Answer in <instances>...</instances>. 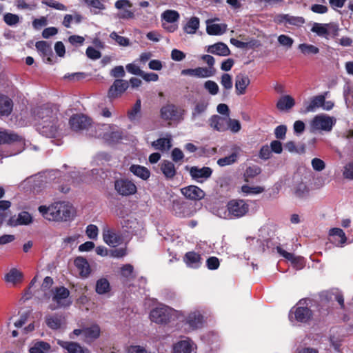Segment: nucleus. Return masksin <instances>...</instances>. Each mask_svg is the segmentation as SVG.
<instances>
[{"label":"nucleus","mask_w":353,"mask_h":353,"mask_svg":"<svg viewBox=\"0 0 353 353\" xmlns=\"http://www.w3.org/2000/svg\"><path fill=\"white\" fill-rule=\"evenodd\" d=\"M206 265L209 270H216L218 269L220 265L219 260L216 256H210L207 259Z\"/></svg>","instance_id":"nucleus-62"},{"label":"nucleus","mask_w":353,"mask_h":353,"mask_svg":"<svg viewBox=\"0 0 353 353\" xmlns=\"http://www.w3.org/2000/svg\"><path fill=\"white\" fill-rule=\"evenodd\" d=\"M74 265L79 272L81 277H88L90 272L91 269L90 264L87 259L83 256H78L74 261Z\"/></svg>","instance_id":"nucleus-20"},{"label":"nucleus","mask_w":353,"mask_h":353,"mask_svg":"<svg viewBox=\"0 0 353 353\" xmlns=\"http://www.w3.org/2000/svg\"><path fill=\"white\" fill-rule=\"evenodd\" d=\"M57 344L65 350L66 353H90L88 348L82 347L77 342L58 340Z\"/></svg>","instance_id":"nucleus-15"},{"label":"nucleus","mask_w":353,"mask_h":353,"mask_svg":"<svg viewBox=\"0 0 353 353\" xmlns=\"http://www.w3.org/2000/svg\"><path fill=\"white\" fill-rule=\"evenodd\" d=\"M141 101L140 99H138L134 105L132 106V109L128 111V117L130 119V121H134L138 114L141 113Z\"/></svg>","instance_id":"nucleus-46"},{"label":"nucleus","mask_w":353,"mask_h":353,"mask_svg":"<svg viewBox=\"0 0 353 353\" xmlns=\"http://www.w3.org/2000/svg\"><path fill=\"white\" fill-rule=\"evenodd\" d=\"M203 319L202 314L199 312L195 311L188 314L185 319V323L191 330H196L202 326Z\"/></svg>","instance_id":"nucleus-21"},{"label":"nucleus","mask_w":353,"mask_h":353,"mask_svg":"<svg viewBox=\"0 0 353 353\" xmlns=\"http://www.w3.org/2000/svg\"><path fill=\"white\" fill-rule=\"evenodd\" d=\"M91 121L88 117L83 114H77L70 118L69 124L72 130L79 131L87 129L91 125Z\"/></svg>","instance_id":"nucleus-10"},{"label":"nucleus","mask_w":353,"mask_h":353,"mask_svg":"<svg viewBox=\"0 0 353 353\" xmlns=\"http://www.w3.org/2000/svg\"><path fill=\"white\" fill-rule=\"evenodd\" d=\"M103 238L105 243L112 247H116L123 242L121 235L110 229L103 230Z\"/></svg>","instance_id":"nucleus-16"},{"label":"nucleus","mask_w":353,"mask_h":353,"mask_svg":"<svg viewBox=\"0 0 353 353\" xmlns=\"http://www.w3.org/2000/svg\"><path fill=\"white\" fill-rule=\"evenodd\" d=\"M221 84L226 90H230L232 88V80L230 74L224 73L221 78Z\"/></svg>","instance_id":"nucleus-57"},{"label":"nucleus","mask_w":353,"mask_h":353,"mask_svg":"<svg viewBox=\"0 0 353 353\" xmlns=\"http://www.w3.org/2000/svg\"><path fill=\"white\" fill-rule=\"evenodd\" d=\"M160 169L166 179H173L176 174L174 164L168 160H163L161 162Z\"/></svg>","instance_id":"nucleus-24"},{"label":"nucleus","mask_w":353,"mask_h":353,"mask_svg":"<svg viewBox=\"0 0 353 353\" xmlns=\"http://www.w3.org/2000/svg\"><path fill=\"white\" fill-rule=\"evenodd\" d=\"M250 80L245 74L239 73L235 77V89L237 95H243L245 93Z\"/></svg>","instance_id":"nucleus-17"},{"label":"nucleus","mask_w":353,"mask_h":353,"mask_svg":"<svg viewBox=\"0 0 353 353\" xmlns=\"http://www.w3.org/2000/svg\"><path fill=\"white\" fill-rule=\"evenodd\" d=\"M13 101L7 95L0 94V117H8L12 112Z\"/></svg>","instance_id":"nucleus-18"},{"label":"nucleus","mask_w":353,"mask_h":353,"mask_svg":"<svg viewBox=\"0 0 353 353\" xmlns=\"http://www.w3.org/2000/svg\"><path fill=\"white\" fill-rule=\"evenodd\" d=\"M227 119L219 115H212L209 119L210 126L218 132H225L228 130Z\"/></svg>","instance_id":"nucleus-22"},{"label":"nucleus","mask_w":353,"mask_h":353,"mask_svg":"<svg viewBox=\"0 0 353 353\" xmlns=\"http://www.w3.org/2000/svg\"><path fill=\"white\" fill-rule=\"evenodd\" d=\"M110 37L114 40L119 46H128L130 44V40L128 38L120 36L116 32H111Z\"/></svg>","instance_id":"nucleus-53"},{"label":"nucleus","mask_w":353,"mask_h":353,"mask_svg":"<svg viewBox=\"0 0 353 353\" xmlns=\"http://www.w3.org/2000/svg\"><path fill=\"white\" fill-rule=\"evenodd\" d=\"M23 279V273L17 268H12L4 276L6 282L12 283L13 285L22 282Z\"/></svg>","instance_id":"nucleus-32"},{"label":"nucleus","mask_w":353,"mask_h":353,"mask_svg":"<svg viewBox=\"0 0 353 353\" xmlns=\"http://www.w3.org/2000/svg\"><path fill=\"white\" fill-rule=\"evenodd\" d=\"M45 322L49 328L53 330H57L62 326L63 317L58 314H47L45 316Z\"/></svg>","instance_id":"nucleus-28"},{"label":"nucleus","mask_w":353,"mask_h":353,"mask_svg":"<svg viewBox=\"0 0 353 353\" xmlns=\"http://www.w3.org/2000/svg\"><path fill=\"white\" fill-rule=\"evenodd\" d=\"M172 316V310L168 306L154 308L150 313V320L158 324H166L169 323Z\"/></svg>","instance_id":"nucleus-6"},{"label":"nucleus","mask_w":353,"mask_h":353,"mask_svg":"<svg viewBox=\"0 0 353 353\" xmlns=\"http://www.w3.org/2000/svg\"><path fill=\"white\" fill-rule=\"evenodd\" d=\"M308 299H300L296 305L292 307L288 314V319L292 323H308L313 319V312L307 307Z\"/></svg>","instance_id":"nucleus-3"},{"label":"nucleus","mask_w":353,"mask_h":353,"mask_svg":"<svg viewBox=\"0 0 353 353\" xmlns=\"http://www.w3.org/2000/svg\"><path fill=\"white\" fill-rule=\"evenodd\" d=\"M152 145L156 150L164 151L172 147L171 140L168 138H159L153 141Z\"/></svg>","instance_id":"nucleus-41"},{"label":"nucleus","mask_w":353,"mask_h":353,"mask_svg":"<svg viewBox=\"0 0 353 353\" xmlns=\"http://www.w3.org/2000/svg\"><path fill=\"white\" fill-rule=\"evenodd\" d=\"M130 171L137 177L146 181L150 176V171L145 167L133 164L130 167Z\"/></svg>","instance_id":"nucleus-33"},{"label":"nucleus","mask_w":353,"mask_h":353,"mask_svg":"<svg viewBox=\"0 0 353 353\" xmlns=\"http://www.w3.org/2000/svg\"><path fill=\"white\" fill-rule=\"evenodd\" d=\"M180 15L179 12L173 10H165L162 14V18L168 23H174L179 19Z\"/></svg>","instance_id":"nucleus-47"},{"label":"nucleus","mask_w":353,"mask_h":353,"mask_svg":"<svg viewBox=\"0 0 353 353\" xmlns=\"http://www.w3.org/2000/svg\"><path fill=\"white\" fill-rule=\"evenodd\" d=\"M310 190L305 183L301 182L294 188V194L299 199L308 196Z\"/></svg>","instance_id":"nucleus-44"},{"label":"nucleus","mask_w":353,"mask_h":353,"mask_svg":"<svg viewBox=\"0 0 353 353\" xmlns=\"http://www.w3.org/2000/svg\"><path fill=\"white\" fill-rule=\"evenodd\" d=\"M305 20L302 17H294L288 14V18L287 19V23L290 25L295 26H301L304 24Z\"/></svg>","instance_id":"nucleus-61"},{"label":"nucleus","mask_w":353,"mask_h":353,"mask_svg":"<svg viewBox=\"0 0 353 353\" xmlns=\"http://www.w3.org/2000/svg\"><path fill=\"white\" fill-rule=\"evenodd\" d=\"M39 211L42 216L49 220L55 221H68L75 216V210L68 202L59 201L47 207L41 205Z\"/></svg>","instance_id":"nucleus-1"},{"label":"nucleus","mask_w":353,"mask_h":353,"mask_svg":"<svg viewBox=\"0 0 353 353\" xmlns=\"http://www.w3.org/2000/svg\"><path fill=\"white\" fill-rule=\"evenodd\" d=\"M85 54L87 57L92 60H97L101 58V53L99 50L95 49L92 46H89L86 49Z\"/></svg>","instance_id":"nucleus-58"},{"label":"nucleus","mask_w":353,"mask_h":353,"mask_svg":"<svg viewBox=\"0 0 353 353\" xmlns=\"http://www.w3.org/2000/svg\"><path fill=\"white\" fill-rule=\"evenodd\" d=\"M237 159L238 154L236 152H233L228 157L218 159L217 164L221 167L232 165L237 161Z\"/></svg>","instance_id":"nucleus-48"},{"label":"nucleus","mask_w":353,"mask_h":353,"mask_svg":"<svg viewBox=\"0 0 353 353\" xmlns=\"http://www.w3.org/2000/svg\"><path fill=\"white\" fill-rule=\"evenodd\" d=\"M101 330L98 325L94 324L90 327H84V341L90 344L100 336Z\"/></svg>","instance_id":"nucleus-19"},{"label":"nucleus","mask_w":353,"mask_h":353,"mask_svg":"<svg viewBox=\"0 0 353 353\" xmlns=\"http://www.w3.org/2000/svg\"><path fill=\"white\" fill-rule=\"evenodd\" d=\"M216 69H208L205 67H197L196 68L183 69L181 70L182 75L195 77L197 78H208L216 73Z\"/></svg>","instance_id":"nucleus-12"},{"label":"nucleus","mask_w":353,"mask_h":353,"mask_svg":"<svg viewBox=\"0 0 353 353\" xmlns=\"http://www.w3.org/2000/svg\"><path fill=\"white\" fill-rule=\"evenodd\" d=\"M209 105V103L205 100H201L196 103L192 111V119H194L205 112Z\"/></svg>","instance_id":"nucleus-38"},{"label":"nucleus","mask_w":353,"mask_h":353,"mask_svg":"<svg viewBox=\"0 0 353 353\" xmlns=\"http://www.w3.org/2000/svg\"><path fill=\"white\" fill-rule=\"evenodd\" d=\"M207 52L219 56H228L230 50L228 46L222 42H218L213 45L209 46Z\"/></svg>","instance_id":"nucleus-27"},{"label":"nucleus","mask_w":353,"mask_h":353,"mask_svg":"<svg viewBox=\"0 0 353 353\" xmlns=\"http://www.w3.org/2000/svg\"><path fill=\"white\" fill-rule=\"evenodd\" d=\"M37 115L41 119L40 133L47 137H56L59 128L57 112L50 108L41 107L37 110Z\"/></svg>","instance_id":"nucleus-2"},{"label":"nucleus","mask_w":353,"mask_h":353,"mask_svg":"<svg viewBox=\"0 0 353 353\" xmlns=\"http://www.w3.org/2000/svg\"><path fill=\"white\" fill-rule=\"evenodd\" d=\"M189 173L193 180L202 183L212 176V170L210 167L204 166L199 168L197 166H192L190 168Z\"/></svg>","instance_id":"nucleus-13"},{"label":"nucleus","mask_w":353,"mask_h":353,"mask_svg":"<svg viewBox=\"0 0 353 353\" xmlns=\"http://www.w3.org/2000/svg\"><path fill=\"white\" fill-rule=\"evenodd\" d=\"M129 83L123 79H115L108 92V97L112 100L120 97L128 88Z\"/></svg>","instance_id":"nucleus-9"},{"label":"nucleus","mask_w":353,"mask_h":353,"mask_svg":"<svg viewBox=\"0 0 353 353\" xmlns=\"http://www.w3.org/2000/svg\"><path fill=\"white\" fill-rule=\"evenodd\" d=\"M204 88L212 95H215L219 92V86L213 81L208 80L204 83Z\"/></svg>","instance_id":"nucleus-55"},{"label":"nucleus","mask_w":353,"mask_h":353,"mask_svg":"<svg viewBox=\"0 0 353 353\" xmlns=\"http://www.w3.org/2000/svg\"><path fill=\"white\" fill-rule=\"evenodd\" d=\"M52 301L56 303L54 306L50 305L49 308L54 310L57 308L69 307L72 301L68 298L70 296V291L64 286L55 287L51 290Z\"/></svg>","instance_id":"nucleus-4"},{"label":"nucleus","mask_w":353,"mask_h":353,"mask_svg":"<svg viewBox=\"0 0 353 353\" xmlns=\"http://www.w3.org/2000/svg\"><path fill=\"white\" fill-rule=\"evenodd\" d=\"M98 228L95 225L90 224L86 228V234L91 239H95L98 235Z\"/></svg>","instance_id":"nucleus-63"},{"label":"nucleus","mask_w":353,"mask_h":353,"mask_svg":"<svg viewBox=\"0 0 353 353\" xmlns=\"http://www.w3.org/2000/svg\"><path fill=\"white\" fill-rule=\"evenodd\" d=\"M11 203L9 201H0V226L7 217L6 210L10 207Z\"/></svg>","instance_id":"nucleus-50"},{"label":"nucleus","mask_w":353,"mask_h":353,"mask_svg":"<svg viewBox=\"0 0 353 353\" xmlns=\"http://www.w3.org/2000/svg\"><path fill=\"white\" fill-rule=\"evenodd\" d=\"M31 215L26 211L21 212L19 214L17 219L10 218L9 219V224L10 225H28L32 222Z\"/></svg>","instance_id":"nucleus-35"},{"label":"nucleus","mask_w":353,"mask_h":353,"mask_svg":"<svg viewBox=\"0 0 353 353\" xmlns=\"http://www.w3.org/2000/svg\"><path fill=\"white\" fill-rule=\"evenodd\" d=\"M3 20L8 26H14L19 23V17L14 14L6 13L3 16Z\"/></svg>","instance_id":"nucleus-56"},{"label":"nucleus","mask_w":353,"mask_h":353,"mask_svg":"<svg viewBox=\"0 0 353 353\" xmlns=\"http://www.w3.org/2000/svg\"><path fill=\"white\" fill-rule=\"evenodd\" d=\"M51 345L50 343L43 341H36L32 346L30 347V353H47L50 352Z\"/></svg>","instance_id":"nucleus-36"},{"label":"nucleus","mask_w":353,"mask_h":353,"mask_svg":"<svg viewBox=\"0 0 353 353\" xmlns=\"http://www.w3.org/2000/svg\"><path fill=\"white\" fill-rule=\"evenodd\" d=\"M181 192L185 198L193 201L201 200L205 195L202 189L194 185L181 188Z\"/></svg>","instance_id":"nucleus-14"},{"label":"nucleus","mask_w":353,"mask_h":353,"mask_svg":"<svg viewBox=\"0 0 353 353\" xmlns=\"http://www.w3.org/2000/svg\"><path fill=\"white\" fill-rule=\"evenodd\" d=\"M329 234L332 238L331 241L338 246H342L347 241L345 234L341 228H332L329 232Z\"/></svg>","instance_id":"nucleus-30"},{"label":"nucleus","mask_w":353,"mask_h":353,"mask_svg":"<svg viewBox=\"0 0 353 353\" xmlns=\"http://www.w3.org/2000/svg\"><path fill=\"white\" fill-rule=\"evenodd\" d=\"M261 172V168L258 165L249 166L246 168L244 174V181L248 182L250 179H253L255 176L260 174Z\"/></svg>","instance_id":"nucleus-45"},{"label":"nucleus","mask_w":353,"mask_h":353,"mask_svg":"<svg viewBox=\"0 0 353 353\" xmlns=\"http://www.w3.org/2000/svg\"><path fill=\"white\" fill-rule=\"evenodd\" d=\"M192 345L188 341H181L173 347V353H191Z\"/></svg>","instance_id":"nucleus-42"},{"label":"nucleus","mask_w":353,"mask_h":353,"mask_svg":"<svg viewBox=\"0 0 353 353\" xmlns=\"http://www.w3.org/2000/svg\"><path fill=\"white\" fill-rule=\"evenodd\" d=\"M336 123V119L325 114H319L314 117L312 121V127L318 130L331 131Z\"/></svg>","instance_id":"nucleus-8"},{"label":"nucleus","mask_w":353,"mask_h":353,"mask_svg":"<svg viewBox=\"0 0 353 353\" xmlns=\"http://www.w3.org/2000/svg\"><path fill=\"white\" fill-rule=\"evenodd\" d=\"M278 41L281 46L288 48H291L294 43L293 39L285 34H281L279 36Z\"/></svg>","instance_id":"nucleus-59"},{"label":"nucleus","mask_w":353,"mask_h":353,"mask_svg":"<svg viewBox=\"0 0 353 353\" xmlns=\"http://www.w3.org/2000/svg\"><path fill=\"white\" fill-rule=\"evenodd\" d=\"M96 292L99 294H104L110 292V285L107 279L101 278L96 283Z\"/></svg>","instance_id":"nucleus-43"},{"label":"nucleus","mask_w":353,"mask_h":353,"mask_svg":"<svg viewBox=\"0 0 353 353\" xmlns=\"http://www.w3.org/2000/svg\"><path fill=\"white\" fill-rule=\"evenodd\" d=\"M161 118L164 121L179 120L181 119V110L174 104H166L160 110Z\"/></svg>","instance_id":"nucleus-11"},{"label":"nucleus","mask_w":353,"mask_h":353,"mask_svg":"<svg viewBox=\"0 0 353 353\" xmlns=\"http://www.w3.org/2000/svg\"><path fill=\"white\" fill-rule=\"evenodd\" d=\"M241 191L246 194H258L264 191V188L261 186L250 187L248 185H243L241 187Z\"/></svg>","instance_id":"nucleus-52"},{"label":"nucleus","mask_w":353,"mask_h":353,"mask_svg":"<svg viewBox=\"0 0 353 353\" xmlns=\"http://www.w3.org/2000/svg\"><path fill=\"white\" fill-rule=\"evenodd\" d=\"M295 105L294 99L290 95L281 97L276 103V108L281 110H288Z\"/></svg>","instance_id":"nucleus-34"},{"label":"nucleus","mask_w":353,"mask_h":353,"mask_svg":"<svg viewBox=\"0 0 353 353\" xmlns=\"http://www.w3.org/2000/svg\"><path fill=\"white\" fill-rule=\"evenodd\" d=\"M133 272L134 267L129 263L123 265L120 269L121 275L127 279L134 278Z\"/></svg>","instance_id":"nucleus-51"},{"label":"nucleus","mask_w":353,"mask_h":353,"mask_svg":"<svg viewBox=\"0 0 353 353\" xmlns=\"http://www.w3.org/2000/svg\"><path fill=\"white\" fill-rule=\"evenodd\" d=\"M23 139L17 133L6 130L0 132V145L21 142Z\"/></svg>","instance_id":"nucleus-29"},{"label":"nucleus","mask_w":353,"mask_h":353,"mask_svg":"<svg viewBox=\"0 0 353 353\" xmlns=\"http://www.w3.org/2000/svg\"><path fill=\"white\" fill-rule=\"evenodd\" d=\"M227 121L228 129L229 128L234 133H236L240 131L241 125L239 121L236 119H229L227 120Z\"/></svg>","instance_id":"nucleus-60"},{"label":"nucleus","mask_w":353,"mask_h":353,"mask_svg":"<svg viewBox=\"0 0 353 353\" xmlns=\"http://www.w3.org/2000/svg\"><path fill=\"white\" fill-rule=\"evenodd\" d=\"M249 205L243 199H232L227 203L229 214L234 218H241L249 212Z\"/></svg>","instance_id":"nucleus-5"},{"label":"nucleus","mask_w":353,"mask_h":353,"mask_svg":"<svg viewBox=\"0 0 353 353\" xmlns=\"http://www.w3.org/2000/svg\"><path fill=\"white\" fill-rule=\"evenodd\" d=\"M285 148L290 152H296L299 154H303L305 151L304 145H302L300 148H297L294 141H290L285 144Z\"/></svg>","instance_id":"nucleus-54"},{"label":"nucleus","mask_w":353,"mask_h":353,"mask_svg":"<svg viewBox=\"0 0 353 353\" xmlns=\"http://www.w3.org/2000/svg\"><path fill=\"white\" fill-rule=\"evenodd\" d=\"M227 25L222 23H212L208 24L206 27V32L210 35H221L226 32Z\"/></svg>","instance_id":"nucleus-39"},{"label":"nucleus","mask_w":353,"mask_h":353,"mask_svg":"<svg viewBox=\"0 0 353 353\" xmlns=\"http://www.w3.org/2000/svg\"><path fill=\"white\" fill-rule=\"evenodd\" d=\"M114 190L123 196L134 194L137 192L136 185L128 179H118L114 181Z\"/></svg>","instance_id":"nucleus-7"},{"label":"nucleus","mask_w":353,"mask_h":353,"mask_svg":"<svg viewBox=\"0 0 353 353\" xmlns=\"http://www.w3.org/2000/svg\"><path fill=\"white\" fill-rule=\"evenodd\" d=\"M334 28L335 32L338 31L336 26L331 23H314L311 28V31L316 33L319 37L327 38L330 34L329 28Z\"/></svg>","instance_id":"nucleus-23"},{"label":"nucleus","mask_w":353,"mask_h":353,"mask_svg":"<svg viewBox=\"0 0 353 353\" xmlns=\"http://www.w3.org/2000/svg\"><path fill=\"white\" fill-rule=\"evenodd\" d=\"M328 92H325L322 94L313 97L310 101L305 107V112H314L319 107H322Z\"/></svg>","instance_id":"nucleus-26"},{"label":"nucleus","mask_w":353,"mask_h":353,"mask_svg":"<svg viewBox=\"0 0 353 353\" xmlns=\"http://www.w3.org/2000/svg\"><path fill=\"white\" fill-rule=\"evenodd\" d=\"M200 20L196 17H192L183 26V30L187 34H195L199 28Z\"/></svg>","instance_id":"nucleus-37"},{"label":"nucleus","mask_w":353,"mask_h":353,"mask_svg":"<svg viewBox=\"0 0 353 353\" xmlns=\"http://www.w3.org/2000/svg\"><path fill=\"white\" fill-rule=\"evenodd\" d=\"M343 174L345 179H353V161L345 165Z\"/></svg>","instance_id":"nucleus-64"},{"label":"nucleus","mask_w":353,"mask_h":353,"mask_svg":"<svg viewBox=\"0 0 353 353\" xmlns=\"http://www.w3.org/2000/svg\"><path fill=\"white\" fill-rule=\"evenodd\" d=\"M201 256L195 252H188L184 257L183 261L185 264L192 268H199L201 265Z\"/></svg>","instance_id":"nucleus-25"},{"label":"nucleus","mask_w":353,"mask_h":353,"mask_svg":"<svg viewBox=\"0 0 353 353\" xmlns=\"http://www.w3.org/2000/svg\"><path fill=\"white\" fill-rule=\"evenodd\" d=\"M298 49L305 56L314 55L319 52V48L318 47L305 43L299 44Z\"/></svg>","instance_id":"nucleus-40"},{"label":"nucleus","mask_w":353,"mask_h":353,"mask_svg":"<svg viewBox=\"0 0 353 353\" xmlns=\"http://www.w3.org/2000/svg\"><path fill=\"white\" fill-rule=\"evenodd\" d=\"M35 46L37 50L47 58V61L51 63L53 52L50 44L46 41H39L36 43Z\"/></svg>","instance_id":"nucleus-31"},{"label":"nucleus","mask_w":353,"mask_h":353,"mask_svg":"<svg viewBox=\"0 0 353 353\" xmlns=\"http://www.w3.org/2000/svg\"><path fill=\"white\" fill-rule=\"evenodd\" d=\"M278 252L287 260L291 261L292 264L297 265L301 261V258L294 256V254L288 252L281 248H277Z\"/></svg>","instance_id":"nucleus-49"}]
</instances>
